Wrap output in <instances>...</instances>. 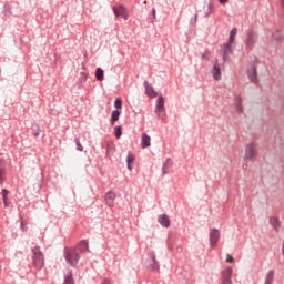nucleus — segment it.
I'll list each match as a JSON object with an SVG mask.
<instances>
[{
  "label": "nucleus",
  "mask_w": 284,
  "mask_h": 284,
  "mask_svg": "<svg viewBox=\"0 0 284 284\" xmlns=\"http://www.w3.org/2000/svg\"><path fill=\"white\" fill-rule=\"evenodd\" d=\"M258 156V144L252 141L244 146V161H254Z\"/></svg>",
  "instance_id": "nucleus-1"
},
{
  "label": "nucleus",
  "mask_w": 284,
  "mask_h": 284,
  "mask_svg": "<svg viewBox=\"0 0 284 284\" xmlns=\"http://www.w3.org/2000/svg\"><path fill=\"white\" fill-rule=\"evenodd\" d=\"M32 261L34 267H37V270H42L43 265H45V257H43V253L39 247H34L32 250Z\"/></svg>",
  "instance_id": "nucleus-2"
},
{
  "label": "nucleus",
  "mask_w": 284,
  "mask_h": 284,
  "mask_svg": "<svg viewBox=\"0 0 284 284\" xmlns=\"http://www.w3.org/2000/svg\"><path fill=\"white\" fill-rule=\"evenodd\" d=\"M64 258L71 267H77L79 264V253L75 248H67L64 252Z\"/></svg>",
  "instance_id": "nucleus-3"
},
{
  "label": "nucleus",
  "mask_w": 284,
  "mask_h": 284,
  "mask_svg": "<svg viewBox=\"0 0 284 284\" xmlns=\"http://www.w3.org/2000/svg\"><path fill=\"white\" fill-rule=\"evenodd\" d=\"M149 258L146 260V267L148 270H151V272H159V262L156 261V253L149 252L148 254Z\"/></svg>",
  "instance_id": "nucleus-4"
},
{
  "label": "nucleus",
  "mask_w": 284,
  "mask_h": 284,
  "mask_svg": "<svg viewBox=\"0 0 284 284\" xmlns=\"http://www.w3.org/2000/svg\"><path fill=\"white\" fill-rule=\"evenodd\" d=\"M155 113L161 119V121L165 120V100L161 95L156 101Z\"/></svg>",
  "instance_id": "nucleus-5"
},
{
  "label": "nucleus",
  "mask_w": 284,
  "mask_h": 284,
  "mask_svg": "<svg viewBox=\"0 0 284 284\" xmlns=\"http://www.w3.org/2000/svg\"><path fill=\"white\" fill-rule=\"evenodd\" d=\"M225 62L220 63L219 60L215 61L213 69L211 71V74L214 79V81H221L222 79V73H221V68H223Z\"/></svg>",
  "instance_id": "nucleus-6"
},
{
  "label": "nucleus",
  "mask_w": 284,
  "mask_h": 284,
  "mask_svg": "<svg viewBox=\"0 0 284 284\" xmlns=\"http://www.w3.org/2000/svg\"><path fill=\"white\" fill-rule=\"evenodd\" d=\"M113 12H114L115 17H122V19H124V21H128L129 17H130L128 14V9H125L123 7V4L113 7Z\"/></svg>",
  "instance_id": "nucleus-7"
},
{
  "label": "nucleus",
  "mask_w": 284,
  "mask_h": 284,
  "mask_svg": "<svg viewBox=\"0 0 284 284\" xmlns=\"http://www.w3.org/2000/svg\"><path fill=\"white\" fill-rule=\"evenodd\" d=\"M221 239V233L216 229H212L210 231V243L211 247H216V244L219 243V240Z\"/></svg>",
  "instance_id": "nucleus-8"
},
{
  "label": "nucleus",
  "mask_w": 284,
  "mask_h": 284,
  "mask_svg": "<svg viewBox=\"0 0 284 284\" xmlns=\"http://www.w3.org/2000/svg\"><path fill=\"white\" fill-rule=\"evenodd\" d=\"M232 274H233V270L232 267H226L223 272H222V284H232Z\"/></svg>",
  "instance_id": "nucleus-9"
},
{
  "label": "nucleus",
  "mask_w": 284,
  "mask_h": 284,
  "mask_svg": "<svg viewBox=\"0 0 284 284\" xmlns=\"http://www.w3.org/2000/svg\"><path fill=\"white\" fill-rule=\"evenodd\" d=\"M104 201L109 205V207H114V201H116V193H114L113 191H109L104 195Z\"/></svg>",
  "instance_id": "nucleus-10"
},
{
  "label": "nucleus",
  "mask_w": 284,
  "mask_h": 284,
  "mask_svg": "<svg viewBox=\"0 0 284 284\" xmlns=\"http://www.w3.org/2000/svg\"><path fill=\"white\" fill-rule=\"evenodd\" d=\"M232 45H234V44L227 42V43H225V44L222 47V49H221V52H222V54H223V61H224V63L227 61V57H229L230 54H232Z\"/></svg>",
  "instance_id": "nucleus-11"
},
{
  "label": "nucleus",
  "mask_w": 284,
  "mask_h": 284,
  "mask_svg": "<svg viewBox=\"0 0 284 284\" xmlns=\"http://www.w3.org/2000/svg\"><path fill=\"white\" fill-rule=\"evenodd\" d=\"M256 43V34L250 33L246 38V50H252Z\"/></svg>",
  "instance_id": "nucleus-12"
},
{
  "label": "nucleus",
  "mask_w": 284,
  "mask_h": 284,
  "mask_svg": "<svg viewBox=\"0 0 284 284\" xmlns=\"http://www.w3.org/2000/svg\"><path fill=\"white\" fill-rule=\"evenodd\" d=\"M151 141H152V138L146 133H143L142 140H141V148L142 149L150 148V145H152Z\"/></svg>",
  "instance_id": "nucleus-13"
},
{
  "label": "nucleus",
  "mask_w": 284,
  "mask_h": 284,
  "mask_svg": "<svg viewBox=\"0 0 284 284\" xmlns=\"http://www.w3.org/2000/svg\"><path fill=\"white\" fill-rule=\"evenodd\" d=\"M242 103H243V99L241 98V95H235L234 109L240 114L243 113V104Z\"/></svg>",
  "instance_id": "nucleus-14"
},
{
  "label": "nucleus",
  "mask_w": 284,
  "mask_h": 284,
  "mask_svg": "<svg viewBox=\"0 0 284 284\" xmlns=\"http://www.w3.org/2000/svg\"><path fill=\"white\" fill-rule=\"evenodd\" d=\"M144 88H145V94L148 97H152V98L156 97V91H154V88L150 85V83L144 82Z\"/></svg>",
  "instance_id": "nucleus-15"
},
{
  "label": "nucleus",
  "mask_w": 284,
  "mask_h": 284,
  "mask_svg": "<svg viewBox=\"0 0 284 284\" xmlns=\"http://www.w3.org/2000/svg\"><path fill=\"white\" fill-rule=\"evenodd\" d=\"M158 221L160 224L163 225V227H170V217H168V215L165 214L159 215Z\"/></svg>",
  "instance_id": "nucleus-16"
},
{
  "label": "nucleus",
  "mask_w": 284,
  "mask_h": 284,
  "mask_svg": "<svg viewBox=\"0 0 284 284\" xmlns=\"http://www.w3.org/2000/svg\"><path fill=\"white\" fill-rule=\"evenodd\" d=\"M248 79L252 83H258V75L256 73V67L248 71Z\"/></svg>",
  "instance_id": "nucleus-17"
},
{
  "label": "nucleus",
  "mask_w": 284,
  "mask_h": 284,
  "mask_svg": "<svg viewBox=\"0 0 284 284\" xmlns=\"http://www.w3.org/2000/svg\"><path fill=\"white\" fill-rule=\"evenodd\" d=\"M116 152V145H114V142L109 141L106 142V156H110V154H114Z\"/></svg>",
  "instance_id": "nucleus-18"
},
{
  "label": "nucleus",
  "mask_w": 284,
  "mask_h": 284,
  "mask_svg": "<svg viewBox=\"0 0 284 284\" xmlns=\"http://www.w3.org/2000/svg\"><path fill=\"white\" fill-rule=\"evenodd\" d=\"M6 181V168H3V161L0 160V185H3Z\"/></svg>",
  "instance_id": "nucleus-19"
},
{
  "label": "nucleus",
  "mask_w": 284,
  "mask_h": 284,
  "mask_svg": "<svg viewBox=\"0 0 284 284\" xmlns=\"http://www.w3.org/2000/svg\"><path fill=\"white\" fill-rule=\"evenodd\" d=\"M104 74H105V72L103 71V69L98 68L95 70V79H97V81H103Z\"/></svg>",
  "instance_id": "nucleus-20"
},
{
  "label": "nucleus",
  "mask_w": 284,
  "mask_h": 284,
  "mask_svg": "<svg viewBox=\"0 0 284 284\" xmlns=\"http://www.w3.org/2000/svg\"><path fill=\"white\" fill-rule=\"evenodd\" d=\"M119 116H121V112L115 110L112 112L111 114V125H114V123H116V121H119Z\"/></svg>",
  "instance_id": "nucleus-21"
},
{
  "label": "nucleus",
  "mask_w": 284,
  "mask_h": 284,
  "mask_svg": "<svg viewBox=\"0 0 284 284\" xmlns=\"http://www.w3.org/2000/svg\"><path fill=\"white\" fill-rule=\"evenodd\" d=\"M126 162H128V170L132 172V163H134V154L129 153L126 156Z\"/></svg>",
  "instance_id": "nucleus-22"
},
{
  "label": "nucleus",
  "mask_w": 284,
  "mask_h": 284,
  "mask_svg": "<svg viewBox=\"0 0 284 284\" xmlns=\"http://www.w3.org/2000/svg\"><path fill=\"white\" fill-rule=\"evenodd\" d=\"M272 283H274V271H270L266 274L265 282H264V284H272Z\"/></svg>",
  "instance_id": "nucleus-23"
},
{
  "label": "nucleus",
  "mask_w": 284,
  "mask_h": 284,
  "mask_svg": "<svg viewBox=\"0 0 284 284\" xmlns=\"http://www.w3.org/2000/svg\"><path fill=\"white\" fill-rule=\"evenodd\" d=\"M270 223L274 230L278 231V227H281V222H278V219L276 217H271Z\"/></svg>",
  "instance_id": "nucleus-24"
},
{
  "label": "nucleus",
  "mask_w": 284,
  "mask_h": 284,
  "mask_svg": "<svg viewBox=\"0 0 284 284\" xmlns=\"http://www.w3.org/2000/svg\"><path fill=\"white\" fill-rule=\"evenodd\" d=\"M236 33H237V30H236V29H233V30L230 32L229 43L234 44V40L236 39Z\"/></svg>",
  "instance_id": "nucleus-25"
},
{
  "label": "nucleus",
  "mask_w": 284,
  "mask_h": 284,
  "mask_svg": "<svg viewBox=\"0 0 284 284\" xmlns=\"http://www.w3.org/2000/svg\"><path fill=\"white\" fill-rule=\"evenodd\" d=\"M172 168V160H166L165 161V164H164V166H163V174H168V170H170Z\"/></svg>",
  "instance_id": "nucleus-26"
},
{
  "label": "nucleus",
  "mask_w": 284,
  "mask_h": 284,
  "mask_svg": "<svg viewBox=\"0 0 284 284\" xmlns=\"http://www.w3.org/2000/svg\"><path fill=\"white\" fill-rule=\"evenodd\" d=\"M78 247H79L80 252H87V250L89 247L88 242H85V241L80 242Z\"/></svg>",
  "instance_id": "nucleus-27"
},
{
  "label": "nucleus",
  "mask_w": 284,
  "mask_h": 284,
  "mask_svg": "<svg viewBox=\"0 0 284 284\" xmlns=\"http://www.w3.org/2000/svg\"><path fill=\"white\" fill-rule=\"evenodd\" d=\"M64 284H74V278H72V273H68L64 277Z\"/></svg>",
  "instance_id": "nucleus-28"
},
{
  "label": "nucleus",
  "mask_w": 284,
  "mask_h": 284,
  "mask_svg": "<svg viewBox=\"0 0 284 284\" xmlns=\"http://www.w3.org/2000/svg\"><path fill=\"white\" fill-rule=\"evenodd\" d=\"M123 134V129L121 126H116L114 129V135L116 139H121V135Z\"/></svg>",
  "instance_id": "nucleus-29"
},
{
  "label": "nucleus",
  "mask_w": 284,
  "mask_h": 284,
  "mask_svg": "<svg viewBox=\"0 0 284 284\" xmlns=\"http://www.w3.org/2000/svg\"><path fill=\"white\" fill-rule=\"evenodd\" d=\"M273 39H274V41H283V33H281V31H276L273 34Z\"/></svg>",
  "instance_id": "nucleus-30"
},
{
  "label": "nucleus",
  "mask_w": 284,
  "mask_h": 284,
  "mask_svg": "<svg viewBox=\"0 0 284 284\" xmlns=\"http://www.w3.org/2000/svg\"><path fill=\"white\" fill-rule=\"evenodd\" d=\"M114 108H116V110H121V108H123V101H121L120 98L115 99Z\"/></svg>",
  "instance_id": "nucleus-31"
},
{
  "label": "nucleus",
  "mask_w": 284,
  "mask_h": 284,
  "mask_svg": "<svg viewBox=\"0 0 284 284\" xmlns=\"http://www.w3.org/2000/svg\"><path fill=\"white\" fill-rule=\"evenodd\" d=\"M75 145H77V150L79 152H83V145L81 144V140H79V138H75Z\"/></svg>",
  "instance_id": "nucleus-32"
},
{
  "label": "nucleus",
  "mask_w": 284,
  "mask_h": 284,
  "mask_svg": "<svg viewBox=\"0 0 284 284\" xmlns=\"http://www.w3.org/2000/svg\"><path fill=\"white\" fill-rule=\"evenodd\" d=\"M8 194H9L8 190L3 189L2 190V201H8Z\"/></svg>",
  "instance_id": "nucleus-33"
},
{
  "label": "nucleus",
  "mask_w": 284,
  "mask_h": 284,
  "mask_svg": "<svg viewBox=\"0 0 284 284\" xmlns=\"http://www.w3.org/2000/svg\"><path fill=\"white\" fill-rule=\"evenodd\" d=\"M226 263H234V257H232V255L227 254L226 255Z\"/></svg>",
  "instance_id": "nucleus-34"
},
{
  "label": "nucleus",
  "mask_w": 284,
  "mask_h": 284,
  "mask_svg": "<svg viewBox=\"0 0 284 284\" xmlns=\"http://www.w3.org/2000/svg\"><path fill=\"white\" fill-rule=\"evenodd\" d=\"M3 205L4 207H10V202H8V200H3Z\"/></svg>",
  "instance_id": "nucleus-35"
},
{
  "label": "nucleus",
  "mask_w": 284,
  "mask_h": 284,
  "mask_svg": "<svg viewBox=\"0 0 284 284\" xmlns=\"http://www.w3.org/2000/svg\"><path fill=\"white\" fill-rule=\"evenodd\" d=\"M229 0H219V3H221V6H225V3H227Z\"/></svg>",
  "instance_id": "nucleus-36"
},
{
  "label": "nucleus",
  "mask_w": 284,
  "mask_h": 284,
  "mask_svg": "<svg viewBox=\"0 0 284 284\" xmlns=\"http://www.w3.org/2000/svg\"><path fill=\"white\" fill-rule=\"evenodd\" d=\"M153 17L156 18V9H153Z\"/></svg>",
  "instance_id": "nucleus-37"
},
{
  "label": "nucleus",
  "mask_w": 284,
  "mask_h": 284,
  "mask_svg": "<svg viewBox=\"0 0 284 284\" xmlns=\"http://www.w3.org/2000/svg\"><path fill=\"white\" fill-rule=\"evenodd\" d=\"M84 79H88V75L85 73H81Z\"/></svg>",
  "instance_id": "nucleus-38"
},
{
  "label": "nucleus",
  "mask_w": 284,
  "mask_h": 284,
  "mask_svg": "<svg viewBox=\"0 0 284 284\" xmlns=\"http://www.w3.org/2000/svg\"><path fill=\"white\" fill-rule=\"evenodd\" d=\"M281 3H282V8H284V0H281Z\"/></svg>",
  "instance_id": "nucleus-39"
},
{
  "label": "nucleus",
  "mask_w": 284,
  "mask_h": 284,
  "mask_svg": "<svg viewBox=\"0 0 284 284\" xmlns=\"http://www.w3.org/2000/svg\"><path fill=\"white\" fill-rule=\"evenodd\" d=\"M21 227H22V230H23V221H21Z\"/></svg>",
  "instance_id": "nucleus-40"
}]
</instances>
